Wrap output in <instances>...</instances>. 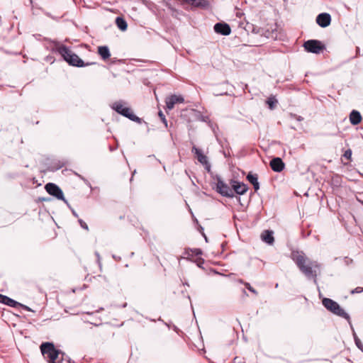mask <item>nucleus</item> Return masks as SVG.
Wrapping results in <instances>:
<instances>
[{
    "instance_id": "nucleus-15",
    "label": "nucleus",
    "mask_w": 363,
    "mask_h": 363,
    "mask_svg": "<svg viewBox=\"0 0 363 363\" xmlns=\"http://www.w3.org/2000/svg\"><path fill=\"white\" fill-rule=\"evenodd\" d=\"M261 238L264 242H266L269 245L273 244V242L274 241V238L273 236V232L271 230L263 231V233L261 235Z\"/></svg>"
},
{
    "instance_id": "nucleus-4",
    "label": "nucleus",
    "mask_w": 363,
    "mask_h": 363,
    "mask_svg": "<svg viewBox=\"0 0 363 363\" xmlns=\"http://www.w3.org/2000/svg\"><path fill=\"white\" fill-rule=\"evenodd\" d=\"M322 303L323 306L333 314L350 320V315L340 307V306L336 301L329 298H324L322 301Z\"/></svg>"
},
{
    "instance_id": "nucleus-33",
    "label": "nucleus",
    "mask_w": 363,
    "mask_h": 363,
    "mask_svg": "<svg viewBox=\"0 0 363 363\" xmlns=\"http://www.w3.org/2000/svg\"><path fill=\"white\" fill-rule=\"evenodd\" d=\"M203 166H204L205 169H206L208 172H211V164H210L209 161H208L206 164H203Z\"/></svg>"
},
{
    "instance_id": "nucleus-30",
    "label": "nucleus",
    "mask_w": 363,
    "mask_h": 363,
    "mask_svg": "<svg viewBox=\"0 0 363 363\" xmlns=\"http://www.w3.org/2000/svg\"><path fill=\"white\" fill-rule=\"evenodd\" d=\"M361 292H363V287H359V286H358V287H357L351 291V294H359V293H361Z\"/></svg>"
},
{
    "instance_id": "nucleus-24",
    "label": "nucleus",
    "mask_w": 363,
    "mask_h": 363,
    "mask_svg": "<svg viewBox=\"0 0 363 363\" xmlns=\"http://www.w3.org/2000/svg\"><path fill=\"white\" fill-rule=\"evenodd\" d=\"M239 282L243 284L250 291H251L255 295H257V291L253 287H252L249 283L245 282L242 279H240Z\"/></svg>"
},
{
    "instance_id": "nucleus-19",
    "label": "nucleus",
    "mask_w": 363,
    "mask_h": 363,
    "mask_svg": "<svg viewBox=\"0 0 363 363\" xmlns=\"http://www.w3.org/2000/svg\"><path fill=\"white\" fill-rule=\"evenodd\" d=\"M60 355L65 356V353L56 349L55 351L48 354V357L50 358L49 363H57L56 359H59Z\"/></svg>"
},
{
    "instance_id": "nucleus-9",
    "label": "nucleus",
    "mask_w": 363,
    "mask_h": 363,
    "mask_svg": "<svg viewBox=\"0 0 363 363\" xmlns=\"http://www.w3.org/2000/svg\"><path fill=\"white\" fill-rule=\"evenodd\" d=\"M331 16L328 13H322L316 17V23L322 28H325L330 24Z\"/></svg>"
},
{
    "instance_id": "nucleus-38",
    "label": "nucleus",
    "mask_w": 363,
    "mask_h": 363,
    "mask_svg": "<svg viewBox=\"0 0 363 363\" xmlns=\"http://www.w3.org/2000/svg\"><path fill=\"white\" fill-rule=\"evenodd\" d=\"M21 307H22L23 308H24L25 310L28 311H30V308L26 306H24L22 304V306H20Z\"/></svg>"
},
{
    "instance_id": "nucleus-37",
    "label": "nucleus",
    "mask_w": 363,
    "mask_h": 363,
    "mask_svg": "<svg viewBox=\"0 0 363 363\" xmlns=\"http://www.w3.org/2000/svg\"><path fill=\"white\" fill-rule=\"evenodd\" d=\"M6 296L0 294V303H3Z\"/></svg>"
},
{
    "instance_id": "nucleus-10",
    "label": "nucleus",
    "mask_w": 363,
    "mask_h": 363,
    "mask_svg": "<svg viewBox=\"0 0 363 363\" xmlns=\"http://www.w3.org/2000/svg\"><path fill=\"white\" fill-rule=\"evenodd\" d=\"M214 30L218 34L228 35L231 33L230 26L225 23H217L214 26Z\"/></svg>"
},
{
    "instance_id": "nucleus-26",
    "label": "nucleus",
    "mask_w": 363,
    "mask_h": 363,
    "mask_svg": "<svg viewBox=\"0 0 363 363\" xmlns=\"http://www.w3.org/2000/svg\"><path fill=\"white\" fill-rule=\"evenodd\" d=\"M64 361H67V362L69 361L68 357L66 354H65V356L60 355L59 359H56V362H59V363H64Z\"/></svg>"
},
{
    "instance_id": "nucleus-12",
    "label": "nucleus",
    "mask_w": 363,
    "mask_h": 363,
    "mask_svg": "<svg viewBox=\"0 0 363 363\" xmlns=\"http://www.w3.org/2000/svg\"><path fill=\"white\" fill-rule=\"evenodd\" d=\"M232 186L234 191L239 195H243L248 190L245 184L239 182H233Z\"/></svg>"
},
{
    "instance_id": "nucleus-40",
    "label": "nucleus",
    "mask_w": 363,
    "mask_h": 363,
    "mask_svg": "<svg viewBox=\"0 0 363 363\" xmlns=\"http://www.w3.org/2000/svg\"><path fill=\"white\" fill-rule=\"evenodd\" d=\"M243 294H245L246 296H247V293H246L245 290H243Z\"/></svg>"
},
{
    "instance_id": "nucleus-11",
    "label": "nucleus",
    "mask_w": 363,
    "mask_h": 363,
    "mask_svg": "<svg viewBox=\"0 0 363 363\" xmlns=\"http://www.w3.org/2000/svg\"><path fill=\"white\" fill-rule=\"evenodd\" d=\"M269 165L272 169L276 172H281L285 167L284 162L280 157L273 158L270 161Z\"/></svg>"
},
{
    "instance_id": "nucleus-6",
    "label": "nucleus",
    "mask_w": 363,
    "mask_h": 363,
    "mask_svg": "<svg viewBox=\"0 0 363 363\" xmlns=\"http://www.w3.org/2000/svg\"><path fill=\"white\" fill-rule=\"evenodd\" d=\"M216 191L223 196L231 198L233 196V191L226 184L220 176H216Z\"/></svg>"
},
{
    "instance_id": "nucleus-23",
    "label": "nucleus",
    "mask_w": 363,
    "mask_h": 363,
    "mask_svg": "<svg viewBox=\"0 0 363 363\" xmlns=\"http://www.w3.org/2000/svg\"><path fill=\"white\" fill-rule=\"evenodd\" d=\"M188 2H191L193 5L196 6H205L206 1L205 0H189Z\"/></svg>"
},
{
    "instance_id": "nucleus-7",
    "label": "nucleus",
    "mask_w": 363,
    "mask_h": 363,
    "mask_svg": "<svg viewBox=\"0 0 363 363\" xmlns=\"http://www.w3.org/2000/svg\"><path fill=\"white\" fill-rule=\"evenodd\" d=\"M45 189L50 195L55 196L59 200H62L65 202H67L64 197V194L62 189L55 184L48 183L45 186Z\"/></svg>"
},
{
    "instance_id": "nucleus-36",
    "label": "nucleus",
    "mask_w": 363,
    "mask_h": 363,
    "mask_svg": "<svg viewBox=\"0 0 363 363\" xmlns=\"http://www.w3.org/2000/svg\"><path fill=\"white\" fill-rule=\"evenodd\" d=\"M291 117L296 118V120L298 121H301L303 120V117L300 116H297L296 114H292L291 115Z\"/></svg>"
},
{
    "instance_id": "nucleus-22",
    "label": "nucleus",
    "mask_w": 363,
    "mask_h": 363,
    "mask_svg": "<svg viewBox=\"0 0 363 363\" xmlns=\"http://www.w3.org/2000/svg\"><path fill=\"white\" fill-rule=\"evenodd\" d=\"M5 305H7L9 306L13 307V308H17L18 306H22L21 303L17 302L16 301L6 296L4 298V301L3 303Z\"/></svg>"
},
{
    "instance_id": "nucleus-35",
    "label": "nucleus",
    "mask_w": 363,
    "mask_h": 363,
    "mask_svg": "<svg viewBox=\"0 0 363 363\" xmlns=\"http://www.w3.org/2000/svg\"><path fill=\"white\" fill-rule=\"evenodd\" d=\"M193 252L196 255H200L202 254V251L201 249H199V248H196L193 250Z\"/></svg>"
},
{
    "instance_id": "nucleus-31",
    "label": "nucleus",
    "mask_w": 363,
    "mask_h": 363,
    "mask_svg": "<svg viewBox=\"0 0 363 363\" xmlns=\"http://www.w3.org/2000/svg\"><path fill=\"white\" fill-rule=\"evenodd\" d=\"M348 322H349V324L350 325L352 330V335H353V337H354V342H356V338H359V337H357V334H356V333H355V331H354V328H353V327L352 325L350 320H348Z\"/></svg>"
},
{
    "instance_id": "nucleus-18",
    "label": "nucleus",
    "mask_w": 363,
    "mask_h": 363,
    "mask_svg": "<svg viewBox=\"0 0 363 363\" xmlns=\"http://www.w3.org/2000/svg\"><path fill=\"white\" fill-rule=\"evenodd\" d=\"M247 181L253 185L255 191L259 189V184L258 182V177L257 174L249 173L247 176Z\"/></svg>"
},
{
    "instance_id": "nucleus-25",
    "label": "nucleus",
    "mask_w": 363,
    "mask_h": 363,
    "mask_svg": "<svg viewBox=\"0 0 363 363\" xmlns=\"http://www.w3.org/2000/svg\"><path fill=\"white\" fill-rule=\"evenodd\" d=\"M267 103L269 105V108L273 109L275 104L277 103V100L274 98L270 97L267 99Z\"/></svg>"
},
{
    "instance_id": "nucleus-2",
    "label": "nucleus",
    "mask_w": 363,
    "mask_h": 363,
    "mask_svg": "<svg viewBox=\"0 0 363 363\" xmlns=\"http://www.w3.org/2000/svg\"><path fill=\"white\" fill-rule=\"evenodd\" d=\"M56 50L63 57L64 60H65L69 65L77 67H83L95 64L94 62L84 63V61L81 60L77 55L74 53L64 45H60L57 43L56 45Z\"/></svg>"
},
{
    "instance_id": "nucleus-39",
    "label": "nucleus",
    "mask_w": 363,
    "mask_h": 363,
    "mask_svg": "<svg viewBox=\"0 0 363 363\" xmlns=\"http://www.w3.org/2000/svg\"><path fill=\"white\" fill-rule=\"evenodd\" d=\"M208 118L207 116H201V120L203 121H206V120Z\"/></svg>"
},
{
    "instance_id": "nucleus-17",
    "label": "nucleus",
    "mask_w": 363,
    "mask_h": 363,
    "mask_svg": "<svg viewBox=\"0 0 363 363\" xmlns=\"http://www.w3.org/2000/svg\"><path fill=\"white\" fill-rule=\"evenodd\" d=\"M98 53L104 60L108 59L111 56L109 48L106 45L98 47Z\"/></svg>"
},
{
    "instance_id": "nucleus-13",
    "label": "nucleus",
    "mask_w": 363,
    "mask_h": 363,
    "mask_svg": "<svg viewBox=\"0 0 363 363\" xmlns=\"http://www.w3.org/2000/svg\"><path fill=\"white\" fill-rule=\"evenodd\" d=\"M191 151L196 155L198 161L203 165L208 162V157L203 155L202 151L197 148L196 146L192 147Z\"/></svg>"
},
{
    "instance_id": "nucleus-21",
    "label": "nucleus",
    "mask_w": 363,
    "mask_h": 363,
    "mask_svg": "<svg viewBox=\"0 0 363 363\" xmlns=\"http://www.w3.org/2000/svg\"><path fill=\"white\" fill-rule=\"evenodd\" d=\"M116 24L121 30L125 31L127 30L128 24L122 17L118 16L116 18Z\"/></svg>"
},
{
    "instance_id": "nucleus-32",
    "label": "nucleus",
    "mask_w": 363,
    "mask_h": 363,
    "mask_svg": "<svg viewBox=\"0 0 363 363\" xmlns=\"http://www.w3.org/2000/svg\"><path fill=\"white\" fill-rule=\"evenodd\" d=\"M79 223H80V225H81L83 228H84V229H86V230H88V229H89V228H88V225H86V223L85 222H84L82 220L79 219Z\"/></svg>"
},
{
    "instance_id": "nucleus-34",
    "label": "nucleus",
    "mask_w": 363,
    "mask_h": 363,
    "mask_svg": "<svg viewBox=\"0 0 363 363\" xmlns=\"http://www.w3.org/2000/svg\"><path fill=\"white\" fill-rule=\"evenodd\" d=\"M95 255L97 257V262L99 265V267H101V257H100V255L98 252H95Z\"/></svg>"
},
{
    "instance_id": "nucleus-8",
    "label": "nucleus",
    "mask_w": 363,
    "mask_h": 363,
    "mask_svg": "<svg viewBox=\"0 0 363 363\" xmlns=\"http://www.w3.org/2000/svg\"><path fill=\"white\" fill-rule=\"evenodd\" d=\"M184 99L182 96L173 94L166 98V107L168 110H172L175 104L184 103Z\"/></svg>"
},
{
    "instance_id": "nucleus-41",
    "label": "nucleus",
    "mask_w": 363,
    "mask_h": 363,
    "mask_svg": "<svg viewBox=\"0 0 363 363\" xmlns=\"http://www.w3.org/2000/svg\"><path fill=\"white\" fill-rule=\"evenodd\" d=\"M204 238H205L206 241L207 242L208 240H207V238H206V236L205 235H204Z\"/></svg>"
},
{
    "instance_id": "nucleus-14",
    "label": "nucleus",
    "mask_w": 363,
    "mask_h": 363,
    "mask_svg": "<svg viewBox=\"0 0 363 363\" xmlns=\"http://www.w3.org/2000/svg\"><path fill=\"white\" fill-rule=\"evenodd\" d=\"M56 349L52 342H43L40 345V350L43 355L48 354L50 352L55 351Z\"/></svg>"
},
{
    "instance_id": "nucleus-16",
    "label": "nucleus",
    "mask_w": 363,
    "mask_h": 363,
    "mask_svg": "<svg viewBox=\"0 0 363 363\" xmlns=\"http://www.w3.org/2000/svg\"><path fill=\"white\" fill-rule=\"evenodd\" d=\"M350 121L352 125H357L362 121V116L359 111L353 110L350 115Z\"/></svg>"
},
{
    "instance_id": "nucleus-1",
    "label": "nucleus",
    "mask_w": 363,
    "mask_h": 363,
    "mask_svg": "<svg viewBox=\"0 0 363 363\" xmlns=\"http://www.w3.org/2000/svg\"><path fill=\"white\" fill-rule=\"evenodd\" d=\"M291 259L296 263L299 270L308 279H313L317 284V276L320 273V264L306 256L303 252L294 251Z\"/></svg>"
},
{
    "instance_id": "nucleus-20",
    "label": "nucleus",
    "mask_w": 363,
    "mask_h": 363,
    "mask_svg": "<svg viewBox=\"0 0 363 363\" xmlns=\"http://www.w3.org/2000/svg\"><path fill=\"white\" fill-rule=\"evenodd\" d=\"M60 355L65 356V353L56 349L55 351L48 354V357L50 358L49 363H57L56 359H59Z\"/></svg>"
},
{
    "instance_id": "nucleus-27",
    "label": "nucleus",
    "mask_w": 363,
    "mask_h": 363,
    "mask_svg": "<svg viewBox=\"0 0 363 363\" xmlns=\"http://www.w3.org/2000/svg\"><path fill=\"white\" fill-rule=\"evenodd\" d=\"M159 116L160 117L162 121L164 123V125L166 127H167V120L165 118L164 115L163 114V113L162 111L159 112Z\"/></svg>"
},
{
    "instance_id": "nucleus-28",
    "label": "nucleus",
    "mask_w": 363,
    "mask_h": 363,
    "mask_svg": "<svg viewBox=\"0 0 363 363\" xmlns=\"http://www.w3.org/2000/svg\"><path fill=\"white\" fill-rule=\"evenodd\" d=\"M343 156H344L346 159H347V160H350L351 156H352V150H351L350 149L347 150L345 152V153H344Z\"/></svg>"
},
{
    "instance_id": "nucleus-29",
    "label": "nucleus",
    "mask_w": 363,
    "mask_h": 363,
    "mask_svg": "<svg viewBox=\"0 0 363 363\" xmlns=\"http://www.w3.org/2000/svg\"><path fill=\"white\" fill-rule=\"evenodd\" d=\"M355 345H357V347L363 352V345L361 342V340H359V338H356V342H355Z\"/></svg>"
},
{
    "instance_id": "nucleus-3",
    "label": "nucleus",
    "mask_w": 363,
    "mask_h": 363,
    "mask_svg": "<svg viewBox=\"0 0 363 363\" xmlns=\"http://www.w3.org/2000/svg\"><path fill=\"white\" fill-rule=\"evenodd\" d=\"M125 104H126V103L123 101H118L114 102L111 105V108L115 111H116L118 113L122 115L123 116H125L133 121H135L137 123H140L141 119L133 113L130 108L125 106Z\"/></svg>"
},
{
    "instance_id": "nucleus-5",
    "label": "nucleus",
    "mask_w": 363,
    "mask_h": 363,
    "mask_svg": "<svg viewBox=\"0 0 363 363\" xmlns=\"http://www.w3.org/2000/svg\"><path fill=\"white\" fill-rule=\"evenodd\" d=\"M305 50L308 52L318 54L325 48V45L318 40H308L303 44Z\"/></svg>"
}]
</instances>
